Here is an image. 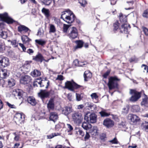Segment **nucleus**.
Instances as JSON below:
<instances>
[{
    "instance_id": "4be33fe9",
    "label": "nucleus",
    "mask_w": 148,
    "mask_h": 148,
    "mask_svg": "<svg viewBox=\"0 0 148 148\" xmlns=\"http://www.w3.org/2000/svg\"><path fill=\"white\" fill-rule=\"evenodd\" d=\"M8 37V34L6 32L4 29L0 27V38L5 39Z\"/></svg>"
},
{
    "instance_id": "13d9d810",
    "label": "nucleus",
    "mask_w": 148,
    "mask_h": 148,
    "mask_svg": "<svg viewBox=\"0 0 148 148\" xmlns=\"http://www.w3.org/2000/svg\"><path fill=\"white\" fill-rule=\"evenodd\" d=\"M64 79V78L62 75H58L56 79V80H59L60 81Z\"/></svg>"
},
{
    "instance_id": "f3484780",
    "label": "nucleus",
    "mask_w": 148,
    "mask_h": 148,
    "mask_svg": "<svg viewBox=\"0 0 148 148\" xmlns=\"http://www.w3.org/2000/svg\"><path fill=\"white\" fill-rule=\"evenodd\" d=\"M38 94V96L42 99L47 97L49 95V92L42 90H40V92Z\"/></svg>"
},
{
    "instance_id": "1a4fd4ad",
    "label": "nucleus",
    "mask_w": 148,
    "mask_h": 148,
    "mask_svg": "<svg viewBox=\"0 0 148 148\" xmlns=\"http://www.w3.org/2000/svg\"><path fill=\"white\" fill-rule=\"evenodd\" d=\"M72 116L73 121L76 123H80L83 119L82 114L78 112L73 113Z\"/></svg>"
},
{
    "instance_id": "6ab92c4d",
    "label": "nucleus",
    "mask_w": 148,
    "mask_h": 148,
    "mask_svg": "<svg viewBox=\"0 0 148 148\" xmlns=\"http://www.w3.org/2000/svg\"><path fill=\"white\" fill-rule=\"evenodd\" d=\"M72 111V107L65 106L62 110V113L66 115H67Z\"/></svg>"
},
{
    "instance_id": "f257e3e1",
    "label": "nucleus",
    "mask_w": 148,
    "mask_h": 148,
    "mask_svg": "<svg viewBox=\"0 0 148 148\" xmlns=\"http://www.w3.org/2000/svg\"><path fill=\"white\" fill-rule=\"evenodd\" d=\"M61 18L68 23L73 22L75 18V15L69 9L62 12Z\"/></svg>"
},
{
    "instance_id": "49530a36",
    "label": "nucleus",
    "mask_w": 148,
    "mask_h": 148,
    "mask_svg": "<svg viewBox=\"0 0 148 148\" xmlns=\"http://www.w3.org/2000/svg\"><path fill=\"white\" fill-rule=\"evenodd\" d=\"M143 31L144 32V33L145 35L148 36V29L146 27L143 26L142 27Z\"/></svg>"
},
{
    "instance_id": "3c124183",
    "label": "nucleus",
    "mask_w": 148,
    "mask_h": 148,
    "mask_svg": "<svg viewBox=\"0 0 148 148\" xmlns=\"http://www.w3.org/2000/svg\"><path fill=\"white\" fill-rule=\"evenodd\" d=\"M53 2L54 4L58 3L61 5L63 3L64 0H58L57 1H56V0H53Z\"/></svg>"
},
{
    "instance_id": "6e6d98bb",
    "label": "nucleus",
    "mask_w": 148,
    "mask_h": 148,
    "mask_svg": "<svg viewBox=\"0 0 148 148\" xmlns=\"http://www.w3.org/2000/svg\"><path fill=\"white\" fill-rule=\"evenodd\" d=\"M6 103L7 105L10 108H16L14 104H11L8 102H6Z\"/></svg>"
},
{
    "instance_id": "c9c22d12",
    "label": "nucleus",
    "mask_w": 148,
    "mask_h": 148,
    "mask_svg": "<svg viewBox=\"0 0 148 148\" xmlns=\"http://www.w3.org/2000/svg\"><path fill=\"white\" fill-rule=\"evenodd\" d=\"M42 12L47 17L49 16V11L48 9L43 8L42 10Z\"/></svg>"
},
{
    "instance_id": "338daca9",
    "label": "nucleus",
    "mask_w": 148,
    "mask_h": 148,
    "mask_svg": "<svg viewBox=\"0 0 148 148\" xmlns=\"http://www.w3.org/2000/svg\"><path fill=\"white\" fill-rule=\"evenodd\" d=\"M110 71H108L106 72L103 75V77L104 78H106L107 77V76L108 75L110 74Z\"/></svg>"
},
{
    "instance_id": "4c0bfd02",
    "label": "nucleus",
    "mask_w": 148,
    "mask_h": 148,
    "mask_svg": "<svg viewBox=\"0 0 148 148\" xmlns=\"http://www.w3.org/2000/svg\"><path fill=\"white\" fill-rule=\"evenodd\" d=\"M35 42L39 45L43 46L46 43V41L44 40L40 39L39 40L36 39L35 40Z\"/></svg>"
},
{
    "instance_id": "a18cd8bd",
    "label": "nucleus",
    "mask_w": 148,
    "mask_h": 148,
    "mask_svg": "<svg viewBox=\"0 0 148 148\" xmlns=\"http://www.w3.org/2000/svg\"><path fill=\"white\" fill-rule=\"evenodd\" d=\"M69 27V25L64 24L63 27V31L64 32H66L68 28Z\"/></svg>"
},
{
    "instance_id": "cd10ccee",
    "label": "nucleus",
    "mask_w": 148,
    "mask_h": 148,
    "mask_svg": "<svg viewBox=\"0 0 148 148\" xmlns=\"http://www.w3.org/2000/svg\"><path fill=\"white\" fill-rule=\"evenodd\" d=\"M82 127L84 129L87 130L91 127L92 125L89 123L84 122L82 125Z\"/></svg>"
},
{
    "instance_id": "4d7b16f0",
    "label": "nucleus",
    "mask_w": 148,
    "mask_h": 148,
    "mask_svg": "<svg viewBox=\"0 0 148 148\" xmlns=\"http://www.w3.org/2000/svg\"><path fill=\"white\" fill-rule=\"evenodd\" d=\"M43 2L47 5H49L51 2V0H43Z\"/></svg>"
},
{
    "instance_id": "2f4dec72",
    "label": "nucleus",
    "mask_w": 148,
    "mask_h": 148,
    "mask_svg": "<svg viewBox=\"0 0 148 148\" xmlns=\"http://www.w3.org/2000/svg\"><path fill=\"white\" fill-rule=\"evenodd\" d=\"M54 103L53 99H50L47 104V107L48 109H53L54 108Z\"/></svg>"
},
{
    "instance_id": "72a5a7b5",
    "label": "nucleus",
    "mask_w": 148,
    "mask_h": 148,
    "mask_svg": "<svg viewBox=\"0 0 148 148\" xmlns=\"http://www.w3.org/2000/svg\"><path fill=\"white\" fill-rule=\"evenodd\" d=\"M86 107L88 110H92V108L93 107V104L90 102H87L85 103Z\"/></svg>"
},
{
    "instance_id": "aec40b11",
    "label": "nucleus",
    "mask_w": 148,
    "mask_h": 148,
    "mask_svg": "<svg viewBox=\"0 0 148 148\" xmlns=\"http://www.w3.org/2000/svg\"><path fill=\"white\" fill-rule=\"evenodd\" d=\"M8 76V72L7 70L5 69H0V77L5 78Z\"/></svg>"
},
{
    "instance_id": "5701e85b",
    "label": "nucleus",
    "mask_w": 148,
    "mask_h": 148,
    "mask_svg": "<svg viewBox=\"0 0 148 148\" xmlns=\"http://www.w3.org/2000/svg\"><path fill=\"white\" fill-rule=\"evenodd\" d=\"M21 40L24 44H26L27 45H28L29 42L31 41V40L26 36H22Z\"/></svg>"
},
{
    "instance_id": "0e129e2a",
    "label": "nucleus",
    "mask_w": 148,
    "mask_h": 148,
    "mask_svg": "<svg viewBox=\"0 0 148 148\" xmlns=\"http://www.w3.org/2000/svg\"><path fill=\"white\" fill-rule=\"evenodd\" d=\"M27 52L30 55H31L33 54L34 52V51L32 49H29L27 51Z\"/></svg>"
},
{
    "instance_id": "a19ab883",
    "label": "nucleus",
    "mask_w": 148,
    "mask_h": 148,
    "mask_svg": "<svg viewBox=\"0 0 148 148\" xmlns=\"http://www.w3.org/2000/svg\"><path fill=\"white\" fill-rule=\"evenodd\" d=\"M142 126L143 129L147 132H148V122H145L143 123Z\"/></svg>"
},
{
    "instance_id": "393cba45",
    "label": "nucleus",
    "mask_w": 148,
    "mask_h": 148,
    "mask_svg": "<svg viewBox=\"0 0 148 148\" xmlns=\"http://www.w3.org/2000/svg\"><path fill=\"white\" fill-rule=\"evenodd\" d=\"M18 31L21 33L23 31L27 32L29 30V29L24 25H20L18 27Z\"/></svg>"
},
{
    "instance_id": "a878e982",
    "label": "nucleus",
    "mask_w": 148,
    "mask_h": 148,
    "mask_svg": "<svg viewBox=\"0 0 148 148\" xmlns=\"http://www.w3.org/2000/svg\"><path fill=\"white\" fill-rule=\"evenodd\" d=\"M28 102L32 106L35 105L36 102L34 98L33 97H29L27 99Z\"/></svg>"
},
{
    "instance_id": "5fc2aeb1",
    "label": "nucleus",
    "mask_w": 148,
    "mask_h": 148,
    "mask_svg": "<svg viewBox=\"0 0 148 148\" xmlns=\"http://www.w3.org/2000/svg\"><path fill=\"white\" fill-rule=\"evenodd\" d=\"M119 23L118 22H116L113 25L114 29L116 30L118 29L119 27Z\"/></svg>"
},
{
    "instance_id": "c03bdc74",
    "label": "nucleus",
    "mask_w": 148,
    "mask_h": 148,
    "mask_svg": "<svg viewBox=\"0 0 148 148\" xmlns=\"http://www.w3.org/2000/svg\"><path fill=\"white\" fill-rule=\"evenodd\" d=\"M73 86V91H74L75 89H78L82 87V86L77 84L74 82Z\"/></svg>"
},
{
    "instance_id": "dca6fc26",
    "label": "nucleus",
    "mask_w": 148,
    "mask_h": 148,
    "mask_svg": "<svg viewBox=\"0 0 148 148\" xmlns=\"http://www.w3.org/2000/svg\"><path fill=\"white\" fill-rule=\"evenodd\" d=\"M58 118V116L57 113L55 112H53L50 113L49 115V120L55 122Z\"/></svg>"
},
{
    "instance_id": "7ed1b4c3",
    "label": "nucleus",
    "mask_w": 148,
    "mask_h": 148,
    "mask_svg": "<svg viewBox=\"0 0 148 148\" xmlns=\"http://www.w3.org/2000/svg\"><path fill=\"white\" fill-rule=\"evenodd\" d=\"M0 27H3L4 22L8 23H12L14 22V20L9 16L7 13H4L3 14H0Z\"/></svg>"
},
{
    "instance_id": "f03ea898",
    "label": "nucleus",
    "mask_w": 148,
    "mask_h": 148,
    "mask_svg": "<svg viewBox=\"0 0 148 148\" xmlns=\"http://www.w3.org/2000/svg\"><path fill=\"white\" fill-rule=\"evenodd\" d=\"M119 17L120 21L122 23H124L122 25L120 28L121 32L122 33L126 34L128 32V28L129 26L128 24L126 23L127 22L126 16L120 13L119 15Z\"/></svg>"
},
{
    "instance_id": "9b49d317",
    "label": "nucleus",
    "mask_w": 148,
    "mask_h": 148,
    "mask_svg": "<svg viewBox=\"0 0 148 148\" xmlns=\"http://www.w3.org/2000/svg\"><path fill=\"white\" fill-rule=\"evenodd\" d=\"M9 59L7 57L0 56V68L5 67L9 65Z\"/></svg>"
},
{
    "instance_id": "9d476101",
    "label": "nucleus",
    "mask_w": 148,
    "mask_h": 148,
    "mask_svg": "<svg viewBox=\"0 0 148 148\" xmlns=\"http://www.w3.org/2000/svg\"><path fill=\"white\" fill-rule=\"evenodd\" d=\"M127 119L129 122L134 124H136L140 121V119L138 116L133 114H129L127 116Z\"/></svg>"
},
{
    "instance_id": "423d86ee",
    "label": "nucleus",
    "mask_w": 148,
    "mask_h": 148,
    "mask_svg": "<svg viewBox=\"0 0 148 148\" xmlns=\"http://www.w3.org/2000/svg\"><path fill=\"white\" fill-rule=\"evenodd\" d=\"M97 115L95 113L90 114V112L86 113L85 115L84 119L87 122L91 123H94L96 122Z\"/></svg>"
},
{
    "instance_id": "e2e57ef3",
    "label": "nucleus",
    "mask_w": 148,
    "mask_h": 148,
    "mask_svg": "<svg viewBox=\"0 0 148 148\" xmlns=\"http://www.w3.org/2000/svg\"><path fill=\"white\" fill-rule=\"evenodd\" d=\"M14 134L15 135V136L14 138V140L16 141H18L19 139V135H16L15 133H14Z\"/></svg>"
},
{
    "instance_id": "6e6552de",
    "label": "nucleus",
    "mask_w": 148,
    "mask_h": 148,
    "mask_svg": "<svg viewBox=\"0 0 148 148\" xmlns=\"http://www.w3.org/2000/svg\"><path fill=\"white\" fill-rule=\"evenodd\" d=\"M24 118V115L23 114L17 113L15 114L14 119L17 124L19 125L23 123Z\"/></svg>"
},
{
    "instance_id": "b1692460",
    "label": "nucleus",
    "mask_w": 148,
    "mask_h": 148,
    "mask_svg": "<svg viewBox=\"0 0 148 148\" xmlns=\"http://www.w3.org/2000/svg\"><path fill=\"white\" fill-rule=\"evenodd\" d=\"M31 75L34 77L39 76L41 75V73L40 71L34 69L31 73Z\"/></svg>"
},
{
    "instance_id": "69168bd1",
    "label": "nucleus",
    "mask_w": 148,
    "mask_h": 148,
    "mask_svg": "<svg viewBox=\"0 0 148 148\" xmlns=\"http://www.w3.org/2000/svg\"><path fill=\"white\" fill-rule=\"evenodd\" d=\"M19 45L20 46L22 49H23V51H25H25H26V48L25 47V46H24L23 44H21V43H19Z\"/></svg>"
},
{
    "instance_id": "20e7f679",
    "label": "nucleus",
    "mask_w": 148,
    "mask_h": 148,
    "mask_svg": "<svg viewBox=\"0 0 148 148\" xmlns=\"http://www.w3.org/2000/svg\"><path fill=\"white\" fill-rule=\"evenodd\" d=\"M49 81L47 80H42L41 78L36 79L34 82L33 85L34 86H38L42 87L45 86L47 88L49 85Z\"/></svg>"
},
{
    "instance_id": "412c9836",
    "label": "nucleus",
    "mask_w": 148,
    "mask_h": 148,
    "mask_svg": "<svg viewBox=\"0 0 148 148\" xmlns=\"http://www.w3.org/2000/svg\"><path fill=\"white\" fill-rule=\"evenodd\" d=\"M92 77V74L88 71H85L84 73V81H87L90 79Z\"/></svg>"
},
{
    "instance_id": "bb28decb",
    "label": "nucleus",
    "mask_w": 148,
    "mask_h": 148,
    "mask_svg": "<svg viewBox=\"0 0 148 148\" xmlns=\"http://www.w3.org/2000/svg\"><path fill=\"white\" fill-rule=\"evenodd\" d=\"M49 34L55 33L56 32V29L55 26L52 24L49 25Z\"/></svg>"
},
{
    "instance_id": "ea45409f",
    "label": "nucleus",
    "mask_w": 148,
    "mask_h": 148,
    "mask_svg": "<svg viewBox=\"0 0 148 148\" xmlns=\"http://www.w3.org/2000/svg\"><path fill=\"white\" fill-rule=\"evenodd\" d=\"M44 34V30L42 28L39 29L37 33V35L40 37L43 36Z\"/></svg>"
},
{
    "instance_id": "58836bf2",
    "label": "nucleus",
    "mask_w": 148,
    "mask_h": 148,
    "mask_svg": "<svg viewBox=\"0 0 148 148\" xmlns=\"http://www.w3.org/2000/svg\"><path fill=\"white\" fill-rule=\"evenodd\" d=\"M60 134L58 133H53L49 135H47V137L48 139H51L54 136L60 135Z\"/></svg>"
},
{
    "instance_id": "7c9ffc66",
    "label": "nucleus",
    "mask_w": 148,
    "mask_h": 148,
    "mask_svg": "<svg viewBox=\"0 0 148 148\" xmlns=\"http://www.w3.org/2000/svg\"><path fill=\"white\" fill-rule=\"evenodd\" d=\"M131 108L132 111L134 112H138L140 110V107L137 105H133Z\"/></svg>"
},
{
    "instance_id": "f704fd0d",
    "label": "nucleus",
    "mask_w": 148,
    "mask_h": 148,
    "mask_svg": "<svg viewBox=\"0 0 148 148\" xmlns=\"http://www.w3.org/2000/svg\"><path fill=\"white\" fill-rule=\"evenodd\" d=\"M15 81L13 79H11L8 80V85L9 87L14 86L15 84Z\"/></svg>"
},
{
    "instance_id": "f8f14e48",
    "label": "nucleus",
    "mask_w": 148,
    "mask_h": 148,
    "mask_svg": "<svg viewBox=\"0 0 148 148\" xmlns=\"http://www.w3.org/2000/svg\"><path fill=\"white\" fill-rule=\"evenodd\" d=\"M69 30L70 31V32L69 34V36L70 38L74 39L77 37L78 32L76 27H73L71 28H70Z\"/></svg>"
},
{
    "instance_id": "8fccbe9b",
    "label": "nucleus",
    "mask_w": 148,
    "mask_h": 148,
    "mask_svg": "<svg viewBox=\"0 0 148 148\" xmlns=\"http://www.w3.org/2000/svg\"><path fill=\"white\" fill-rule=\"evenodd\" d=\"M79 2L81 5L83 7H84L87 4L85 0H79Z\"/></svg>"
},
{
    "instance_id": "e433bc0d",
    "label": "nucleus",
    "mask_w": 148,
    "mask_h": 148,
    "mask_svg": "<svg viewBox=\"0 0 148 148\" xmlns=\"http://www.w3.org/2000/svg\"><path fill=\"white\" fill-rule=\"evenodd\" d=\"M129 107L128 106H126L123 108L121 111L122 114L123 115H125L127 114L129 111Z\"/></svg>"
},
{
    "instance_id": "c756f323",
    "label": "nucleus",
    "mask_w": 148,
    "mask_h": 148,
    "mask_svg": "<svg viewBox=\"0 0 148 148\" xmlns=\"http://www.w3.org/2000/svg\"><path fill=\"white\" fill-rule=\"evenodd\" d=\"M90 97L94 102L97 103L98 102V96L96 93H93L90 95Z\"/></svg>"
},
{
    "instance_id": "4468645a",
    "label": "nucleus",
    "mask_w": 148,
    "mask_h": 148,
    "mask_svg": "<svg viewBox=\"0 0 148 148\" xmlns=\"http://www.w3.org/2000/svg\"><path fill=\"white\" fill-rule=\"evenodd\" d=\"M31 80L32 79L31 77L26 75L22 77L20 82L21 84H26L29 83Z\"/></svg>"
},
{
    "instance_id": "864d4df0",
    "label": "nucleus",
    "mask_w": 148,
    "mask_h": 148,
    "mask_svg": "<svg viewBox=\"0 0 148 148\" xmlns=\"http://www.w3.org/2000/svg\"><path fill=\"white\" fill-rule=\"evenodd\" d=\"M11 44L14 47H16L18 45V43L15 40L11 41Z\"/></svg>"
},
{
    "instance_id": "680f3d73",
    "label": "nucleus",
    "mask_w": 148,
    "mask_h": 148,
    "mask_svg": "<svg viewBox=\"0 0 148 148\" xmlns=\"http://www.w3.org/2000/svg\"><path fill=\"white\" fill-rule=\"evenodd\" d=\"M67 128L69 131H71L73 130V128L72 126L69 124H67Z\"/></svg>"
},
{
    "instance_id": "39448f33",
    "label": "nucleus",
    "mask_w": 148,
    "mask_h": 148,
    "mask_svg": "<svg viewBox=\"0 0 148 148\" xmlns=\"http://www.w3.org/2000/svg\"><path fill=\"white\" fill-rule=\"evenodd\" d=\"M120 79L116 76L110 77L109 79L108 84L109 89L111 90L114 88H117V82Z\"/></svg>"
},
{
    "instance_id": "de8ad7c7",
    "label": "nucleus",
    "mask_w": 148,
    "mask_h": 148,
    "mask_svg": "<svg viewBox=\"0 0 148 148\" xmlns=\"http://www.w3.org/2000/svg\"><path fill=\"white\" fill-rule=\"evenodd\" d=\"M142 16L144 18H148V9H147L144 11Z\"/></svg>"
},
{
    "instance_id": "bf43d9fd",
    "label": "nucleus",
    "mask_w": 148,
    "mask_h": 148,
    "mask_svg": "<svg viewBox=\"0 0 148 148\" xmlns=\"http://www.w3.org/2000/svg\"><path fill=\"white\" fill-rule=\"evenodd\" d=\"M79 62L76 59L74 61L73 64L75 66H78Z\"/></svg>"
},
{
    "instance_id": "774afa93",
    "label": "nucleus",
    "mask_w": 148,
    "mask_h": 148,
    "mask_svg": "<svg viewBox=\"0 0 148 148\" xmlns=\"http://www.w3.org/2000/svg\"><path fill=\"white\" fill-rule=\"evenodd\" d=\"M90 137V136L89 134L86 132L85 136L84 137V139L85 140H88Z\"/></svg>"
},
{
    "instance_id": "ddd939ff",
    "label": "nucleus",
    "mask_w": 148,
    "mask_h": 148,
    "mask_svg": "<svg viewBox=\"0 0 148 148\" xmlns=\"http://www.w3.org/2000/svg\"><path fill=\"white\" fill-rule=\"evenodd\" d=\"M103 125L107 128H109L114 126V122L111 119L107 118L104 120Z\"/></svg>"
},
{
    "instance_id": "0eeeda50",
    "label": "nucleus",
    "mask_w": 148,
    "mask_h": 148,
    "mask_svg": "<svg viewBox=\"0 0 148 148\" xmlns=\"http://www.w3.org/2000/svg\"><path fill=\"white\" fill-rule=\"evenodd\" d=\"M130 93L132 95L130 99L131 101H136L140 97V93L135 90L131 89Z\"/></svg>"
},
{
    "instance_id": "79ce46f5",
    "label": "nucleus",
    "mask_w": 148,
    "mask_h": 148,
    "mask_svg": "<svg viewBox=\"0 0 148 148\" xmlns=\"http://www.w3.org/2000/svg\"><path fill=\"white\" fill-rule=\"evenodd\" d=\"M76 100L78 101H80L83 97V95L82 94H79L76 93Z\"/></svg>"
},
{
    "instance_id": "2eb2a0df",
    "label": "nucleus",
    "mask_w": 148,
    "mask_h": 148,
    "mask_svg": "<svg viewBox=\"0 0 148 148\" xmlns=\"http://www.w3.org/2000/svg\"><path fill=\"white\" fill-rule=\"evenodd\" d=\"M74 81L72 80L71 81H67L65 84V86L64 88L68 89L70 90L73 91V88Z\"/></svg>"
},
{
    "instance_id": "a211bd4d",
    "label": "nucleus",
    "mask_w": 148,
    "mask_h": 148,
    "mask_svg": "<svg viewBox=\"0 0 148 148\" xmlns=\"http://www.w3.org/2000/svg\"><path fill=\"white\" fill-rule=\"evenodd\" d=\"M33 60L37 62H40L45 60L44 57L40 53H38L35 56L33 57Z\"/></svg>"
},
{
    "instance_id": "052dcab7",
    "label": "nucleus",
    "mask_w": 148,
    "mask_h": 148,
    "mask_svg": "<svg viewBox=\"0 0 148 148\" xmlns=\"http://www.w3.org/2000/svg\"><path fill=\"white\" fill-rule=\"evenodd\" d=\"M110 142L114 144L118 143V141L116 138H114L113 140H111Z\"/></svg>"
},
{
    "instance_id": "09e8293b",
    "label": "nucleus",
    "mask_w": 148,
    "mask_h": 148,
    "mask_svg": "<svg viewBox=\"0 0 148 148\" xmlns=\"http://www.w3.org/2000/svg\"><path fill=\"white\" fill-rule=\"evenodd\" d=\"M142 68H143V71L144 72H148V66L142 64L141 66Z\"/></svg>"
},
{
    "instance_id": "c85d7f7f",
    "label": "nucleus",
    "mask_w": 148,
    "mask_h": 148,
    "mask_svg": "<svg viewBox=\"0 0 148 148\" xmlns=\"http://www.w3.org/2000/svg\"><path fill=\"white\" fill-rule=\"evenodd\" d=\"M75 42L77 44V45L75 47V49L76 50L78 48H81L83 46V42L81 40H77Z\"/></svg>"
},
{
    "instance_id": "603ef678",
    "label": "nucleus",
    "mask_w": 148,
    "mask_h": 148,
    "mask_svg": "<svg viewBox=\"0 0 148 148\" xmlns=\"http://www.w3.org/2000/svg\"><path fill=\"white\" fill-rule=\"evenodd\" d=\"M77 134L81 136H83L84 135V132L82 130H79L78 131H77Z\"/></svg>"
},
{
    "instance_id": "37998d69",
    "label": "nucleus",
    "mask_w": 148,
    "mask_h": 148,
    "mask_svg": "<svg viewBox=\"0 0 148 148\" xmlns=\"http://www.w3.org/2000/svg\"><path fill=\"white\" fill-rule=\"evenodd\" d=\"M99 113L102 117L107 116L110 115L109 113H106L104 111H102L99 112Z\"/></svg>"
},
{
    "instance_id": "473e14b6",
    "label": "nucleus",
    "mask_w": 148,
    "mask_h": 148,
    "mask_svg": "<svg viewBox=\"0 0 148 148\" xmlns=\"http://www.w3.org/2000/svg\"><path fill=\"white\" fill-rule=\"evenodd\" d=\"M147 99V96H145L144 98L143 99V101L141 103V105H144L146 107H148V101Z\"/></svg>"
}]
</instances>
